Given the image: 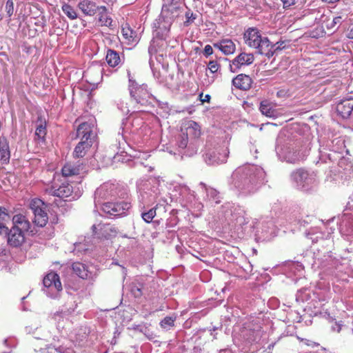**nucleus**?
Masks as SVG:
<instances>
[{"label":"nucleus","instance_id":"obj_10","mask_svg":"<svg viewBox=\"0 0 353 353\" xmlns=\"http://www.w3.org/2000/svg\"><path fill=\"white\" fill-rule=\"evenodd\" d=\"M101 210L108 218H117L126 215L131 208L130 203L126 201L110 202L103 203Z\"/></svg>","mask_w":353,"mask_h":353},{"label":"nucleus","instance_id":"obj_54","mask_svg":"<svg viewBox=\"0 0 353 353\" xmlns=\"http://www.w3.org/2000/svg\"><path fill=\"white\" fill-rule=\"evenodd\" d=\"M199 185L201 186H202L203 188H205V190H206V188H208L206 185L204 183H203V182H201Z\"/></svg>","mask_w":353,"mask_h":353},{"label":"nucleus","instance_id":"obj_29","mask_svg":"<svg viewBox=\"0 0 353 353\" xmlns=\"http://www.w3.org/2000/svg\"><path fill=\"white\" fill-rule=\"evenodd\" d=\"M260 111L261 113L268 117H276L277 111L274 109L271 103L268 101H263L260 104Z\"/></svg>","mask_w":353,"mask_h":353},{"label":"nucleus","instance_id":"obj_51","mask_svg":"<svg viewBox=\"0 0 353 353\" xmlns=\"http://www.w3.org/2000/svg\"><path fill=\"white\" fill-rule=\"evenodd\" d=\"M276 95L278 97H285L288 96V91H286L285 90H279L276 93Z\"/></svg>","mask_w":353,"mask_h":353},{"label":"nucleus","instance_id":"obj_3","mask_svg":"<svg viewBox=\"0 0 353 353\" xmlns=\"http://www.w3.org/2000/svg\"><path fill=\"white\" fill-rule=\"evenodd\" d=\"M200 135V127L196 122L191 121L187 127L181 129L176 145L179 148L185 150L183 154L191 157L197 152V139Z\"/></svg>","mask_w":353,"mask_h":353},{"label":"nucleus","instance_id":"obj_13","mask_svg":"<svg viewBox=\"0 0 353 353\" xmlns=\"http://www.w3.org/2000/svg\"><path fill=\"white\" fill-rule=\"evenodd\" d=\"M310 148L308 146H301L299 148L286 147L283 150V157L290 163H296L303 161L309 154Z\"/></svg>","mask_w":353,"mask_h":353},{"label":"nucleus","instance_id":"obj_24","mask_svg":"<svg viewBox=\"0 0 353 353\" xmlns=\"http://www.w3.org/2000/svg\"><path fill=\"white\" fill-rule=\"evenodd\" d=\"M83 170V164L65 163L61 169L62 177L78 175Z\"/></svg>","mask_w":353,"mask_h":353},{"label":"nucleus","instance_id":"obj_4","mask_svg":"<svg viewBox=\"0 0 353 353\" xmlns=\"http://www.w3.org/2000/svg\"><path fill=\"white\" fill-rule=\"evenodd\" d=\"M13 226L9 232H5L8 245L20 248L25 242V232L30 228V223L26 216L18 214L12 217Z\"/></svg>","mask_w":353,"mask_h":353},{"label":"nucleus","instance_id":"obj_55","mask_svg":"<svg viewBox=\"0 0 353 353\" xmlns=\"http://www.w3.org/2000/svg\"><path fill=\"white\" fill-rule=\"evenodd\" d=\"M216 330V327H214L212 328V330H210V331L211 332V334H213V332H214Z\"/></svg>","mask_w":353,"mask_h":353},{"label":"nucleus","instance_id":"obj_23","mask_svg":"<svg viewBox=\"0 0 353 353\" xmlns=\"http://www.w3.org/2000/svg\"><path fill=\"white\" fill-rule=\"evenodd\" d=\"M121 33L123 40L128 44L132 45L137 43L139 41L137 32L134 31L128 23L121 26Z\"/></svg>","mask_w":353,"mask_h":353},{"label":"nucleus","instance_id":"obj_16","mask_svg":"<svg viewBox=\"0 0 353 353\" xmlns=\"http://www.w3.org/2000/svg\"><path fill=\"white\" fill-rule=\"evenodd\" d=\"M166 39H161L153 35L150 44L148 47V54L150 57V64L152 65V56L156 53L163 51L167 47Z\"/></svg>","mask_w":353,"mask_h":353},{"label":"nucleus","instance_id":"obj_9","mask_svg":"<svg viewBox=\"0 0 353 353\" xmlns=\"http://www.w3.org/2000/svg\"><path fill=\"white\" fill-rule=\"evenodd\" d=\"M118 187L116 184L106 182L98 188L94 192L95 205H103L108 200L118 196Z\"/></svg>","mask_w":353,"mask_h":353},{"label":"nucleus","instance_id":"obj_57","mask_svg":"<svg viewBox=\"0 0 353 353\" xmlns=\"http://www.w3.org/2000/svg\"><path fill=\"white\" fill-rule=\"evenodd\" d=\"M320 160H321V161H323V162H325V160H323L322 157H320Z\"/></svg>","mask_w":353,"mask_h":353},{"label":"nucleus","instance_id":"obj_20","mask_svg":"<svg viewBox=\"0 0 353 353\" xmlns=\"http://www.w3.org/2000/svg\"><path fill=\"white\" fill-rule=\"evenodd\" d=\"M214 47L221 50L225 55L232 54L236 50V45L229 39H224L214 43Z\"/></svg>","mask_w":353,"mask_h":353},{"label":"nucleus","instance_id":"obj_31","mask_svg":"<svg viewBox=\"0 0 353 353\" xmlns=\"http://www.w3.org/2000/svg\"><path fill=\"white\" fill-rule=\"evenodd\" d=\"M341 227L346 228L347 232H353V214L344 213L341 217Z\"/></svg>","mask_w":353,"mask_h":353},{"label":"nucleus","instance_id":"obj_43","mask_svg":"<svg viewBox=\"0 0 353 353\" xmlns=\"http://www.w3.org/2000/svg\"><path fill=\"white\" fill-rule=\"evenodd\" d=\"M220 64L215 60L209 61L208 65V68L212 74L216 73L220 70Z\"/></svg>","mask_w":353,"mask_h":353},{"label":"nucleus","instance_id":"obj_37","mask_svg":"<svg viewBox=\"0 0 353 353\" xmlns=\"http://www.w3.org/2000/svg\"><path fill=\"white\" fill-rule=\"evenodd\" d=\"M206 194L208 197L216 203H221L219 192L216 190L212 188H206Z\"/></svg>","mask_w":353,"mask_h":353},{"label":"nucleus","instance_id":"obj_34","mask_svg":"<svg viewBox=\"0 0 353 353\" xmlns=\"http://www.w3.org/2000/svg\"><path fill=\"white\" fill-rule=\"evenodd\" d=\"M46 135V123L43 122L41 120L40 121V123L37 126L34 136L35 139L39 141H44L45 137Z\"/></svg>","mask_w":353,"mask_h":353},{"label":"nucleus","instance_id":"obj_41","mask_svg":"<svg viewBox=\"0 0 353 353\" xmlns=\"http://www.w3.org/2000/svg\"><path fill=\"white\" fill-rule=\"evenodd\" d=\"M260 333L259 331L249 330L247 339L250 343H256L259 339Z\"/></svg>","mask_w":353,"mask_h":353},{"label":"nucleus","instance_id":"obj_5","mask_svg":"<svg viewBox=\"0 0 353 353\" xmlns=\"http://www.w3.org/2000/svg\"><path fill=\"white\" fill-rule=\"evenodd\" d=\"M245 43L256 50V52L268 58L273 56L271 50V42L267 37L262 36L261 31L256 28H249L244 33Z\"/></svg>","mask_w":353,"mask_h":353},{"label":"nucleus","instance_id":"obj_6","mask_svg":"<svg viewBox=\"0 0 353 353\" xmlns=\"http://www.w3.org/2000/svg\"><path fill=\"white\" fill-rule=\"evenodd\" d=\"M128 90L130 96L137 103L141 105H147L150 103V100L152 95L148 89V85L139 84L131 76L130 70H128Z\"/></svg>","mask_w":353,"mask_h":353},{"label":"nucleus","instance_id":"obj_26","mask_svg":"<svg viewBox=\"0 0 353 353\" xmlns=\"http://www.w3.org/2000/svg\"><path fill=\"white\" fill-rule=\"evenodd\" d=\"M93 127L94 125L88 122L81 123L77 130V137H80L81 140L91 141L90 136L92 133Z\"/></svg>","mask_w":353,"mask_h":353},{"label":"nucleus","instance_id":"obj_7","mask_svg":"<svg viewBox=\"0 0 353 353\" xmlns=\"http://www.w3.org/2000/svg\"><path fill=\"white\" fill-rule=\"evenodd\" d=\"M55 177L52 184L46 191L50 195L58 196L62 199H68L69 201L75 200L79 198V194L74 192L73 187L65 179H60V176Z\"/></svg>","mask_w":353,"mask_h":353},{"label":"nucleus","instance_id":"obj_1","mask_svg":"<svg viewBox=\"0 0 353 353\" xmlns=\"http://www.w3.org/2000/svg\"><path fill=\"white\" fill-rule=\"evenodd\" d=\"M265 178V172L262 168L248 164L235 170L232 174V183L241 193L249 194L263 184Z\"/></svg>","mask_w":353,"mask_h":353},{"label":"nucleus","instance_id":"obj_15","mask_svg":"<svg viewBox=\"0 0 353 353\" xmlns=\"http://www.w3.org/2000/svg\"><path fill=\"white\" fill-rule=\"evenodd\" d=\"M254 60V57L252 53L241 52L236 56L230 64V71L236 72L242 66L251 65Z\"/></svg>","mask_w":353,"mask_h":353},{"label":"nucleus","instance_id":"obj_42","mask_svg":"<svg viewBox=\"0 0 353 353\" xmlns=\"http://www.w3.org/2000/svg\"><path fill=\"white\" fill-rule=\"evenodd\" d=\"M197 17V14L193 13L190 10L185 12V21L184 22L185 26H188L190 24L192 23Z\"/></svg>","mask_w":353,"mask_h":353},{"label":"nucleus","instance_id":"obj_18","mask_svg":"<svg viewBox=\"0 0 353 353\" xmlns=\"http://www.w3.org/2000/svg\"><path fill=\"white\" fill-rule=\"evenodd\" d=\"M252 80L251 77L245 74H238L232 79L233 85L242 90H248L252 85Z\"/></svg>","mask_w":353,"mask_h":353},{"label":"nucleus","instance_id":"obj_48","mask_svg":"<svg viewBox=\"0 0 353 353\" xmlns=\"http://www.w3.org/2000/svg\"><path fill=\"white\" fill-rule=\"evenodd\" d=\"M203 54L205 57H208L213 54V49L210 45H206L203 50Z\"/></svg>","mask_w":353,"mask_h":353},{"label":"nucleus","instance_id":"obj_44","mask_svg":"<svg viewBox=\"0 0 353 353\" xmlns=\"http://www.w3.org/2000/svg\"><path fill=\"white\" fill-rule=\"evenodd\" d=\"M151 192H152L148 193L149 194L148 201L150 202L154 201L156 200V199L157 198L158 195L159 194V190L158 187H157V186H153L151 188Z\"/></svg>","mask_w":353,"mask_h":353},{"label":"nucleus","instance_id":"obj_8","mask_svg":"<svg viewBox=\"0 0 353 353\" xmlns=\"http://www.w3.org/2000/svg\"><path fill=\"white\" fill-rule=\"evenodd\" d=\"M229 153L228 147L224 143L223 145L206 147L203 154V158L208 165H216L225 163Z\"/></svg>","mask_w":353,"mask_h":353},{"label":"nucleus","instance_id":"obj_30","mask_svg":"<svg viewBox=\"0 0 353 353\" xmlns=\"http://www.w3.org/2000/svg\"><path fill=\"white\" fill-rule=\"evenodd\" d=\"M105 59L108 64L110 67H115L118 65L121 62V59L119 53L117 51L111 49H109L107 51Z\"/></svg>","mask_w":353,"mask_h":353},{"label":"nucleus","instance_id":"obj_2","mask_svg":"<svg viewBox=\"0 0 353 353\" xmlns=\"http://www.w3.org/2000/svg\"><path fill=\"white\" fill-rule=\"evenodd\" d=\"M290 180L295 187L304 192H315L320 183L319 172L306 168H299L290 174Z\"/></svg>","mask_w":353,"mask_h":353},{"label":"nucleus","instance_id":"obj_14","mask_svg":"<svg viewBox=\"0 0 353 353\" xmlns=\"http://www.w3.org/2000/svg\"><path fill=\"white\" fill-rule=\"evenodd\" d=\"M172 24L170 21L159 15V18L153 23V35L161 39H167Z\"/></svg>","mask_w":353,"mask_h":353},{"label":"nucleus","instance_id":"obj_50","mask_svg":"<svg viewBox=\"0 0 353 353\" xmlns=\"http://www.w3.org/2000/svg\"><path fill=\"white\" fill-rule=\"evenodd\" d=\"M200 100L203 103V102H209L210 99H211V97L210 94H205L204 96V97L203 98V93H201L200 95Z\"/></svg>","mask_w":353,"mask_h":353},{"label":"nucleus","instance_id":"obj_40","mask_svg":"<svg viewBox=\"0 0 353 353\" xmlns=\"http://www.w3.org/2000/svg\"><path fill=\"white\" fill-rule=\"evenodd\" d=\"M310 299V295L306 293V290H299L296 294V301L297 302H304Z\"/></svg>","mask_w":353,"mask_h":353},{"label":"nucleus","instance_id":"obj_33","mask_svg":"<svg viewBox=\"0 0 353 353\" xmlns=\"http://www.w3.org/2000/svg\"><path fill=\"white\" fill-rule=\"evenodd\" d=\"M143 290V284L139 281H133L130 285V291L135 298H139L142 296Z\"/></svg>","mask_w":353,"mask_h":353},{"label":"nucleus","instance_id":"obj_53","mask_svg":"<svg viewBox=\"0 0 353 353\" xmlns=\"http://www.w3.org/2000/svg\"><path fill=\"white\" fill-rule=\"evenodd\" d=\"M219 353H231V352L228 349H223V350H221Z\"/></svg>","mask_w":353,"mask_h":353},{"label":"nucleus","instance_id":"obj_25","mask_svg":"<svg viewBox=\"0 0 353 353\" xmlns=\"http://www.w3.org/2000/svg\"><path fill=\"white\" fill-rule=\"evenodd\" d=\"M78 7L85 15L88 16L94 15L100 8L94 1L90 0L81 1L79 3Z\"/></svg>","mask_w":353,"mask_h":353},{"label":"nucleus","instance_id":"obj_35","mask_svg":"<svg viewBox=\"0 0 353 353\" xmlns=\"http://www.w3.org/2000/svg\"><path fill=\"white\" fill-rule=\"evenodd\" d=\"M176 317L174 316H165L162 319L159 323L161 328L165 330H169L174 326V322Z\"/></svg>","mask_w":353,"mask_h":353},{"label":"nucleus","instance_id":"obj_21","mask_svg":"<svg viewBox=\"0 0 353 353\" xmlns=\"http://www.w3.org/2000/svg\"><path fill=\"white\" fill-rule=\"evenodd\" d=\"M72 272L79 278L83 279H90L92 278V273L88 270L85 264L80 262H74L72 264Z\"/></svg>","mask_w":353,"mask_h":353},{"label":"nucleus","instance_id":"obj_38","mask_svg":"<svg viewBox=\"0 0 353 353\" xmlns=\"http://www.w3.org/2000/svg\"><path fill=\"white\" fill-rule=\"evenodd\" d=\"M157 207L150 209L147 212H143L141 213V217L146 223H150L153 218L156 216Z\"/></svg>","mask_w":353,"mask_h":353},{"label":"nucleus","instance_id":"obj_56","mask_svg":"<svg viewBox=\"0 0 353 353\" xmlns=\"http://www.w3.org/2000/svg\"><path fill=\"white\" fill-rule=\"evenodd\" d=\"M8 339H5L3 341L4 345H7Z\"/></svg>","mask_w":353,"mask_h":353},{"label":"nucleus","instance_id":"obj_32","mask_svg":"<svg viewBox=\"0 0 353 353\" xmlns=\"http://www.w3.org/2000/svg\"><path fill=\"white\" fill-rule=\"evenodd\" d=\"M106 11L107 9L105 6H100L99 10L97 12L99 14V20L101 23V25L105 26H111L112 19L109 16H108Z\"/></svg>","mask_w":353,"mask_h":353},{"label":"nucleus","instance_id":"obj_19","mask_svg":"<svg viewBox=\"0 0 353 353\" xmlns=\"http://www.w3.org/2000/svg\"><path fill=\"white\" fill-rule=\"evenodd\" d=\"M179 14L180 8L171 4L163 6L160 15L168 21H170L171 23H172L174 20L176 19L179 16Z\"/></svg>","mask_w":353,"mask_h":353},{"label":"nucleus","instance_id":"obj_11","mask_svg":"<svg viewBox=\"0 0 353 353\" xmlns=\"http://www.w3.org/2000/svg\"><path fill=\"white\" fill-rule=\"evenodd\" d=\"M43 283L46 288L44 292L51 298H57L59 292L62 290L59 276L56 272L48 273L43 278Z\"/></svg>","mask_w":353,"mask_h":353},{"label":"nucleus","instance_id":"obj_36","mask_svg":"<svg viewBox=\"0 0 353 353\" xmlns=\"http://www.w3.org/2000/svg\"><path fill=\"white\" fill-rule=\"evenodd\" d=\"M62 11L70 19H75L78 17L76 10L69 4H63Z\"/></svg>","mask_w":353,"mask_h":353},{"label":"nucleus","instance_id":"obj_52","mask_svg":"<svg viewBox=\"0 0 353 353\" xmlns=\"http://www.w3.org/2000/svg\"><path fill=\"white\" fill-rule=\"evenodd\" d=\"M3 215H5V216L8 215L7 210H6V208H5L3 207H0V216H1Z\"/></svg>","mask_w":353,"mask_h":353},{"label":"nucleus","instance_id":"obj_27","mask_svg":"<svg viewBox=\"0 0 353 353\" xmlns=\"http://www.w3.org/2000/svg\"><path fill=\"white\" fill-rule=\"evenodd\" d=\"M92 230L94 235H95L97 238H105L108 239L110 236V231H112V226L109 224H99L97 225H93L92 226Z\"/></svg>","mask_w":353,"mask_h":353},{"label":"nucleus","instance_id":"obj_17","mask_svg":"<svg viewBox=\"0 0 353 353\" xmlns=\"http://www.w3.org/2000/svg\"><path fill=\"white\" fill-rule=\"evenodd\" d=\"M336 110L342 118H347L353 110V99L349 98L341 100L336 105Z\"/></svg>","mask_w":353,"mask_h":353},{"label":"nucleus","instance_id":"obj_12","mask_svg":"<svg viewBox=\"0 0 353 353\" xmlns=\"http://www.w3.org/2000/svg\"><path fill=\"white\" fill-rule=\"evenodd\" d=\"M30 208L34 216V224L41 228L44 227L48 220L45 203L41 199H35L31 201Z\"/></svg>","mask_w":353,"mask_h":353},{"label":"nucleus","instance_id":"obj_47","mask_svg":"<svg viewBox=\"0 0 353 353\" xmlns=\"http://www.w3.org/2000/svg\"><path fill=\"white\" fill-rule=\"evenodd\" d=\"M117 106L119 110L123 113V114H128L129 109L128 106L125 105H124L123 103L121 101H119V103H117Z\"/></svg>","mask_w":353,"mask_h":353},{"label":"nucleus","instance_id":"obj_28","mask_svg":"<svg viewBox=\"0 0 353 353\" xmlns=\"http://www.w3.org/2000/svg\"><path fill=\"white\" fill-rule=\"evenodd\" d=\"M92 145V141H87L86 140H81V141L76 145L74 152L73 156L75 158H81L83 157L87 151Z\"/></svg>","mask_w":353,"mask_h":353},{"label":"nucleus","instance_id":"obj_22","mask_svg":"<svg viewBox=\"0 0 353 353\" xmlns=\"http://www.w3.org/2000/svg\"><path fill=\"white\" fill-rule=\"evenodd\" d=\"M10 159L9 142L4 136L0 137V161L2 164H8Z\"/></svg>","mask_w":353,"mask_h":353},{"label":"nucleus","instance_id":"obj_46","mask_svg":"<svg viewBox=\"0 0 353 353\" xmlns=\"http://www.w3.org/2000/svg\"><path fill=\"white\" fill-rule=\"evenodd\" d=\"M6 10L8 17H11L14 12V3L12 0H7L6 3Z\"/></svg>","mask_w":353,"mask_h":353},{"label":"nucleus","instance_id":"obj_39","mask_svg":"<svg viewBox=\"0 0 353 353\" xmlns=\"http://www.w3.org/2000/svg\"><path fill=\"white\" fill-rule=\"evenodd\" d=\"M271 50L272 51L273 55L279 50H283L286 48L287 44L285 41L280 40L278 42H276L275 44H272L271 43Z\"/></svg>","mask_w":353,"mask_h":353},{"label":"nucleus","instance_id":"obj_49","mask_svg":"<svg viewBox=\"0 0 353 353\" xmlns=\"http://www.w3.org/2000/svg\"><path fill=\"white\" fill-rule=\"evenodd\" d=\"M284 8H288L296 3V0H281Z\"/></svg>","mask_w":353,"mask_h":353},{"label":"nucleus","instance_id":"obj_45","mask_svg":"<svg viewBox=\"0 0 353 353\" xmlns=\"http://www.w3.org/2000/svg\"><path fill=\"white\" fill-rule=\"evenodd\" d=\"M343 20L344 19L342 16H337L333 19L330 23L327 25V28H334L335 26L341 24Z\"/></svg>","mask_w":353,"mask_h":353}]
</instances>
